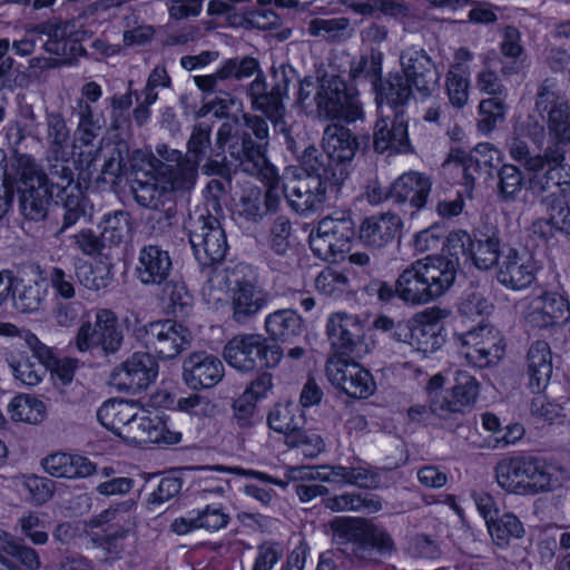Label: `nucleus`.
Here are the masks:
<instances>
[{
    "label": "nucleus",
    "mask_w": 570,
    "mask_h": 570,
    "mask_svg": "<svg viewBox=\"0 0 570 570\" xmlns=\"http://www.w3.org/2000/svg\"><path fill=\"white\" fill-rule=\"evenodd\" d=\"M9 366L13 377L27 386L38 385L46 375V366L28 356L11 360Z\"/></svg>",
    "instance_id": "3c124183"
},
{
    "label": "nucleus",
    "mask_w": 570,
    "mask_h": 570,
    "mask_svg": "<svg viewBox=\"0 0 570 570\" xmlns=\"http://www.w3.org/2000/svg\"><path fill=\"white\" fill-rule=\"evenodd\" d=\"M265 328L274 340L289 342L302 334L303 320L294 309H278L265 317Z\"/></svg>",
    "instance_id": "4c0bfd02"
},
{
    "label": "nucleus",
    "mask_w": 570,
    "mask_h": 570,
    "mask_svg": "<svg viewBox=\"0 0 570 570\" xmlns=\"http://www.w3.org/2000/svg\"><path fill=\"white\" fill-rule=\"evenodd\" d=\"M403 220L396 214L371 216L360 226V239L367 246L382 248L401 234Z\"/></svg>",
    "instance_id": "7c9ffc66"
},
{
    "label": "nucleus",
    "mask_w": 570,
    "mask_h": 570,
    "mask_svg": "<svg viewBox=\"0 0 570 570\" xmlns=\"http://www.w3.org/2000/svg\"><path fill=\"white\" fill-rule=\"evenodd\" d=\"M548 218H538L532 224V230L540 237H551L557 230L570 229V209L564 206L553 208Z\"/></svg>",
    "instance_id": "5fc2aeb1"
},
{
    "label": "nucleus",
    "mask_w": 570,
    "mask_h": 570,
    "mask_svg": "<svg viewBox=\"0 0 570 570\" xmlns=\"http://www.w3.org/2000/svg\"><path fill=\"white\" fill-rule=\"evenodd\" d=\"M135 510L136 502L134 500L120 502L85 522L82 528L87 531L110 523L115 529L112 532H109L105 538L99 540L95 538L91 540L95 546L101 547L106 549L108 553H111V548L116 546V542L125 539L135 530L137 524Z\"/></svg>",
    "instance_id": "4be33fe9"
},
{
    "label": "nucleus",
    "mask_w": 570,
    "mask_h": 570,
    "mask_svg": "<svg viewBox=\"0 0 570 570\" xmlns=\"http://www.w3.org/2000/svg\"><path fill=\"white\" fill-rule=\"evenodd\" d=\"M430 409L441 419L463 414L476 402L479 383L474 376L458 371L452 377L442 373L433 375L425 387Z\"/></svg>",
    "instance_id": "9d476101"
},
{
    "label": "nucleus",
    "mask_w": 570,
    "mask_h": 570,
    "mask_svg": "<svg viewBox=\"0 0 570 570\" xmlns=\"http://www.w3.org/2000/svg\"><path fill=\"white\" fill-rule=\"evenodd\" d=\"M368 521L361 518L353 517H335L328 527L332 531L333 540L337 544L353 543L357 546L360 553L363 544L365 531Z\"/></svg>",
    "instance_id": "a19ab883"
},
{
    "label": "nucleus",
    "mask_w": 570,
    "mask_h": 570,
    "mask_svg": "<svg viewBox=\"0 0 570 570\" xmlns=\"http://www.w3.org/2000/svg\"><path fill=\"white\" fill-rule=\"evenodd\" d=\"M223 356L230 366L250 371L255 368L257 361L266 367L276 366L283 357V351L276 344H268L262 335L243 334L227 342Z\"/></svg>",
    "instance_id": "dca6fc26"
},
{
    "label": "nucleus",
    "mask_w": 570,
    "mask_h": 570,
    "mask_svg": "<svg viewBox=\"0 0 570 570\" xmlns=\"http://www.w3.org/2000/svg\"><path fill=\"white\" fill-rule=\"evenodd\" d=\"M320 166L315 164L307 166L306 171L314 174L286 177L284 184L285 197L294 212L299 215H309L322 208L325 202L326 188L320 176L316 174Z\"/></svg>",
    "instance_id": "a211bd4d"
},
{
    "label": "nucleus",
    "mask_w": 570,
    "mask_h": 570,
    "mask_svg": "<svg viewBox=\"0 0 570 570\" xmlns=\"http://www.w3.org/2000/svg\"><path fill=\"white\" fill-rule=\"evenodd\" d=\"M21 214L30 220H41L52 200V186L42 167L29 155H16L11 160Z\"/></svg>",
    "instance_id": "9b49d317"
},
{
    "label": "nucleus",
    "mask_w": 570,
    "mask_h": 570,
    "mask_svg": "<svg viewBox=\"0 0 570 570\" xmlns=\"http://www.w3.org/2000/svg\"><path fill=\"white\" fill-rule=\"evenodd\" d=\"M308 33L331 41H338L351 36V21L345 17L313 18L308 22Z\"/></svg>",
    "instance_id": "de8ad7c7"
},
{
    "label": "nucleus",
    "mask_w": 570,
    "mask_h": 570,
    "mask_svg": "<svg viewBox=\"0 0 570 570\" xmlns=\"http://www.w3.org/2000/svg\"><path fill=\"white\" fill-rule=\"evenodd\" d=\"M489 533L497 544H504L510 538H521L524 529L520 520L510 513L494 518L488 525Z\"/></svg>",
    "instance_id": "6e6d98bb"
},
{
    "label": "nucleus",
    "mask_w": 570,
    "mask_h": 570,
    "mask_svg": "<svg viewBox=\"0 0 570 570\" xmlns=\"http://www.w3.org/2000/svg\"><path fill=\"white\" fill-rule=\"evenodd\" d=\"M383 55L372 51L370 56H361L351 62L350 75L353 79L361 77L376 79L382 72Z\"/></svg>",
    "instance_id": "0e129e2a"
},
{
    "label": "nucleus",
    "mask_w": 570,
    "mask_h": 570,
    "mask_svg": "<svg viewBox=\"0 0 570 570\" xmlns=\"http://www.w3.org/2000/svg\"><path fill=\"white\" fill-rule=\"evenodd\" d=\"M326 376L332 385L352 397H368L376 389L367 370L341 355H334L327 361Z\"/></svg>",
    "instance_id": "412c9836"
},
{
    "label": "nucleus",
    "mask_w": 570,
    "mask_h": 570,
    "mask_svg": "<svg viewBox=\"0 0 570 570\" xmlns=\"http://www.w3.org/2000/svg\"><path fill=\"white\" fill-rule=\"evenodd\" d=\"M73 342L81 353L100 348L105 354H112L122 345L124 330L115 312L98 308L95 312V322H82Z\"/></svg>",
    "instance_id": "2eb2a0df"
},
{
    "label": "nucleus",
    "mask_w": 570,
    "mask_h": 570,
    "mask_svg": "<svg viewBox=\"0 0 570 570\" xmlns=\"http://www.w3.org/2000/svg\"><path fill=\"white\" fill-rule=\"evenodd\" d=\"M49 284L56 297L70 301L76 296L73 276L60 267H52L49 272Z\"/></svg>",
    "instance_id": "338daca9"
},
{
    "label": "nucleus",
    "mask_w": 570,
    "mask_h": 570,
    "mask_svg": "<svg viewBox=\"0 0 570 570\" xmlns=\"http://www.w3.org/2000/svg\"><path fill=\"white\" fill-rule=\"evenodd\" d=\"M47 288L41 281H17L13 291L14 307L21 313H35L45 303Z\"/></svg>",
    "instance_id": "79ce46f5"
},
{
    "label": "nucleus",
    "mask_w": 570,
    "mask_h": 570,
    "mask_svg": "<svg viewBox=\"0 0 570 570\" xmlns=\"http://www.w3.org/2000/svg\"><path fill=\"white\" fill-rule=\"evenodd\" d=\"M312 95L321 117L354 121L361 115L355 90L348 89L346 83L336 76L322 77L317 86L311 78H304L299 85L298 102L304 108H308Z\"/></svg>",
    "instance_id": "1a4fd4ad"
},
{
    "label": "nucleus",
    "mask_w": 570,
    "mask_h": 570,
    "mask_svg": "<svg viewBox=\"0 0 570 570\" xmlns=\"http://www.w3.org/2000/svg\"><path fill=\"white\" fill-rule=\"evenodd\" d=\"M461 354L468 362L479 367L498 363L504 354L501 333L490 325H480L464 334L458 335Z\"/></svg>",
    "instance_id": "6ab92c4d"
},
{
    "label": "nucleus",
    "mask_w": 570,
    "mask_h": 570,
    "mask_svg": "<svg viewBox=\"0 0 570 570\" xmlns=\"http://www.w3.org/2000/svg\"><path fill=\"white\" fill-rule=\"evenodd\" d=\"M130 229L129 215L125 212H115L112 215L105 217L101 238L110 244L118 245L129 238Z\"/></svg>",
    "instance_id": "603ef678"
},
{
    "label": "nucleus",
    "mask_w": 570,
    "mask_h": 570,
    "mask_svg": "<svg viewBox=\"0 0 570 570\" xmlns=\"http://www.w3.org/2000/svg\"><path fill=\"white\" fill-rule=\"evenodd\" d=\"M324 507L333 512L355 511L375 513L382 509V503L374 497L357 493H343L326 498Z\"/></svg>",
    "instance_id": "c03bdc74"
},
{
    "label": "nucleus",
    "mask_w": 570,
    "mask_h": 570,
    "mask_svg": "<svg viewBox=\"0 0 570 570\" xmlns=\"http://www.w3.org/2000/svg\"><path fill=\"white\" fill-rule=\"evenodd\" d=\"M225 375L223 362L207 352H193L183 363V380L193 390L210 389Z\"/></svg>",
    "instance_id": "a878e982"
},
{
    "label": "nucleus",
    "mask_w": 570,
    "mask_h": 570,
    "mask_svg": "<svg viewBox=\"0 0 570 570\" xmlns=\"http://www.w3.org/2000/svg\"><path fill=\"white\" fill-rule=\"evenodd\" d=\"M171 257L158 245H147L139 250L137 276L144 284H160L171 271Z\"/></svg>",
    "instance_id": "473e14b6"
},
{
    "label": "nucleus",
    "mask_w": 570,
    "mask_h": 570,
    "mask_svg": "<svg viewBox=\"0 0 570 570\" xmlns=\"http://www.w3.org/2000/svg\"><path fill=\"white\" fill-rule=\"evenodd\" d=\"M323 148L330 159L340 166L338 176L334 174V183H342L347 176L345 165L354 158L358 148L355 136L343 126H327L323 135Z\"/></svg>",
    "instance_id": "bb28decb"
},
{
    "label": "nucleus",
    "mask_w": 570,
    "mask_h": 570,
    "mask_svg": "<svg viewBox=\"0 0 570 570\" xmlns=\"http://www.w3.org/2000/svg\"><path fill=\"white\" fill-rule=\"evenodd\" d=\"M458 264L451 258L429 255L407 265L396 278L397 298L422 306L444 296L456 278Z\"/></svg>",
    "instance_id": "423d86ee"
},
{
    "label": "nucleus",
    "mask_w": 570,
    "mask_h": 570,
    "mask_svg": "<svg viewBox=\"0 0 570 570\" xmlns=\"http://www.w3.org/2000/svg\"><path fill=\"white\" fill-rule=\"evenodd\" d=\"M62 197V206H63V220L62 226L59 229V233H62L67 228L73 226L81 217L86 215L87 212V203L82 195L79 186H73L69 189H66Z\"/></svg>",
    "instance_id": "8fccbe9b"
},
{
    "label": "nucleus",
    "mask_w": 570,
    "mask_h": 570,
    "mask_svg": "<svg viewBox=\"0 0 570 570\" xmlns=\"http://www.w3.org/2000/svg\"><path fill=\"white\" fill-rule=\"evenodd\" d=\"M78 108L79 122L75 149H80L77 159L79 166L89 169L98 158L99 147L92 142L99 135L100 125L88 102L80 101Z\"/></svg>",
    "instance_id": "cd10ccee"
},
{
    "label": "nucleus",
    "mask_w": 570,
    "mask_h": 570,
    "mask_svg": "<svg viewBox=\"0 0 570 570\" xmlns=\"http://www.w3.org/2000/svg\"><path fill=\"white\" fill-rule=\"evenodd\" d=\"M373 145L376 151L405 153L410 148L406 121L396 116L395 119L381 118L376 121L373 135Z\"/></svg>",
    "instance_id": "72a5a7b5"
},
{
    "label": "nucleus",
    "mask_w": 570,
    "mask_h": 570,
    "mask_svg": "<svg viewBox=\"0 0 570 570\" xmlns=\"http://www.w3.org/2000/svg\"><path fill=\"white\" fill-rule=\"evenodd\" d=\"M401 75H393L377 90L379 105L386 102L391 107L403 106L416 92L429 98L439 87L441 72L426 52L419 46L405 48L400 53Z\"/></svg>",
    "instance_id": "39448f33"
},
{
    "label": "nucleus",
    "mask_w": 570,
    "mask_h": 570,
    "mask_svg": "<svg viewBox=\"0 0 570 570\" xmlns=\"http://www.w3.org/2000/svg\"><path fill=\"white\" fill-rule=\"evenodd\" d=\"M553 372V355L546 341H535L528 350L525 374L533 393H542L549 385Z\"/></svg>",
    "instance_id": "c756f323"
},
{
    "label": "nucleus",
    "mask_w": 570,
    "mask_h": 570,
    "mask_svg": "<svg viewBox=\"0 0 570 570\" xmlns=\"http://www.w3.org/2000/svg\"><path fill=\"white\" fill-rule=\"evenodd\" d=\"M522 316L525 324L533 330L558 331L570 320V303L558 291L541 289L525 298Z\"/></svg>",
    "instance_id": "4468645a"
},
{
    "label": "nucleus",
    "mask_w": 570,
    "mask_h": 570,
    "mask_svg": "<svg viewBox=\"0 0 570 570\" xmlns=\"http://www.w3.org/2000/svg\"><path fill=\"white\" fill-rule=\"evenodd\" d=\"M367 549L375 550L381 557H389L395 550V546L387 531L368 521L360 556L364 557Z\"/></svg>",
    "instance_id": "13d9d810"
},
{
    "label": "nucleus",
    "mask_w": 570,
    "mask_h": 570,
    "mask_svg": "<svg viewBox=\"0 0 570 570\" xmlns=\"http://www.w3.org/2000/svg\"><path fill=\"white\" fill-rule=\"evenodd\" d=\"M202 294L207 304L213 306L226 299L230 305L232 317L237 323L254 317L269 302L268 293L257 284L252 268L245 264L210 268Z\"/></svg>",
    "instance_id": "f03ea898"
},
{
    "label": "nucleus",
    "mask_w": 570,
    "mask_h": 570,
    "mask_svg": "<svg viewBox=\"0 0 570 570\" xmlns=\"http://www.w3.org/2000/svg\"><path fill=\"white\" fill-rule=\"evenodd\" d=\"M240 151L233 146L232 157L239 161L243 171L259 178L267 184L265 193L257 186L246 187L236 204V214L247 222H258L267 212H275L281 203V189L277 187V174L267 158L263 146H252L245 139Z\"/></svg>",
    "instance_id": "0eeeda50"
},
{
    "label": "nucleus",
    "mask_w": 570,
    "mask_h": 570,
    "mask_svg": "<svg viewBox=\"0 0 570 570\" xmlns=\"http://www.w3.org/2000/svg\"><path fill=\"white\" fill-rule=\"evenodd\" d=\"M524 174L529 175L524 169L523 171L513 164H503L498 173L499 177V195L502 199L510 202L514 200L523 189ZM530 176H528V179Z\"/></svg>",
    "instance_id": "09e8293b"
},
{
    "label": "nucleus",
    "mask_w": 570,
    "mask_h": 570,
    "mask_svg": "<svg viewBox=\"0 0 570 570\" xmlns=\"http://www.w3.org/2000/svg\"><path fill=\"white\" fill-rule=\"evenodd\" d=\"M145 345L161 360H173L186 351L193 341L191 332L171 320L150 322L140 330Z\"/></svg>",
    "instance_id": "f3484780"
},
{
    "label": "nucleus",
    "mask_w": 570,
    "mask_h": 570,
    "mask_svg": "<svg viewBox=\"0 0 570 570\" xmlns=\"http://www.w3.org/2000/svg\"><path fill=\"white\" fill-rule=\"evenodd\" d=\"M7 413L13 422L38 424L46 419L47 406L37 396L20 393L9 401Z\"/></svg>",
    "instance_id": "58836bf2"
},
{
    "label": "nucleus",
    "mask_w": 570,
    "mask_h": 570,
    "mask_svg": "<svg viewBox=\"0 0 570 570\" xmlns=\"http://www.w3.org/2000/svg\"><path fill=\"white\" fill-rule=\"evenodd\" d=\"M500 238L497 235L483 236L472 240L468 258L479 269H490L499 265Z\"/></svg>",
    "instance_id": "49530a36"
},
{
    "label": "nucleus",
    "mask_w": 570,
    "mask_h": 570,
    "mask_svg": "<svg viewBox=\"0 0 570 570\" xmlns=\"http://www.w3.org/2000/svg\"><path fill=\"white\" fill-rule=\"evenodd\" d=\"M479 129L485 132H491L499 121L504 119L505 105L500 97L487 98L479 104Z\"/></svg>",
    "instance_id": "052dcab7"
},
{
    "label": "nucleus",
    "mask_w": 570,
    "mask_h": 570,
    "mask_svg": "<svg viewBox=\"0 0 570 570\" xmlns=\"http://www.w3.org/2000/svg\"><path fill=\"white\" fill-rule=\"evenodd\" d=\"M268 425L277 433L284 434L286 444L303 429L304 415L294 402L276 404L268 414Z\"/></svg>",
    "instance_id": "e433bc0d"
},
{
    "label": "nucleus",
    "mask_w": 570,
    "mask_h": 570,
    "mask_svg": "<svg viewBox=\"0 0 570 570\" xmlns=\"http://www.w3.org/2000/svg\"><path fill=\"white\" fill-rule=\"evenodd\" d=\"M78 368V362L73 358L53 357L47 365L46 372L49 371L50 377L56 386L68 385L75 376Z\"/></svg>",
    "instance_id": "69168bd1"
},
{
    "label": "nucleus",
    "mask_w": 570,
    "mask_h": 570,
    "mask_svg": "<svg viewBox=\"0 0 570 570\" xmlns=\"http://www.w3.org/2000/svg\"><path fill=\"white\" fill-rule=\"evenodd\" d=\"M210 131L208 125L198 124L194 127L187 142V154L185 156L190 157V163L195 166V178L197 177V168L210 146Z\"/></svg>",
    "instance_id": "bf43d9fd"
},
{
    "label": "nucleus",
    "mask_w": 570,
    "mask_h": 570,
    "mask_svg": "<svg viewBox=\"0 0 570 570\" xmlns=\"http://www.w3.org/2000/svg\"><path fill=\"white\" fill-rule=\"evenodd\" d=\"M495 479L508 493L535 495L560 488L567 475L556 463L534 456H515L497 464Z\"/></svg>",
    "instance_id": "6e6552de"
},
{
    "label": "nucleus",
    "mask_w": 570,
    "mask_h": 570,
    "mask_svg": "<svg viewBox=\"0 0 570 570\" xmlns=\"http://www.w3.org/2000/svg\"><path fill=\"white\" fill-rule=\"evenodd\" d=\"M0 550L14 556L27 570H38L41 566L37 552L20 546L8 532L0 529ZM0 570H18L4 556L0 554Z\"/></svg>",
    "instance_id": "ea45409f"
},
{
    "label": "nucleus",
    "mask_w": 570,
    "mask_h": 570,
    "mask_svg": "<svg viewBox=\"0 0 570 570\" xmlns=\"http://www.w3.org/2000/svg\"><path fill=\"white\" fill-rule=\"evenodd\" d=\"M445 236V229L434 224L413 236V247L419 253H425L439 248Z\"/></svg>",
    "instance_id": "774afa93"
},
{
    "label": "nucleus",
    "mask_w": 570,
    "mask_h": 570,
    "mask_svg": "<svg viewBox=\"0 0 570 570\" xmlns=\"http://www.w3.org/2000/svg\"><path fill=\"white\" fill-rule=\"evenodd\" d=\"M537 111L547 124L551 144L542 153H533L528 142L511 138L510 158L529 174L533 190L549 191L570 186V165L566 161L564 146L570 144V107L564 96L551 87H542L537 96Z\"/></svg>",
    "instance_id": "f257e3e1"
},
{
    "label": "nucleus",
    "mask_w": 570,
    "mask_h": 570,
    "mask_svg": "<svg viewBox=\"0 0 570 570\" xmlns=\"http://www.w3.org/2000/svg\"><path fill=\"white\" fill-rule=\"evenodd\" d=\"M158 375V364L149 353L136 352L117 365L109 382L119 391H141L153 384Z\"/></svg>",
    "instance_id": "5701e85b"
},
{
    "label": "nucleus",
    "mask_w": 570,
    "mask_h": 570,
    "mask_svg": "<svg viewBox=\"0 0 570 570\" xmlns=\"http://www.w3.org/2000/svg\"><path fill=\"white\" fill-rule=\"evenodd\" d=\"M314 285L318 293L338 297L348 291L350 282L344 273L325 268L316 276Z\"/></svg>",
    "instance_id": "864d4df0"
},
{
    "label": "nucleus",
    "mask_w": 570,
    "mask_h": 570,
    "mask_svg": "<svg viewBox=\"0 0 570 570\" xmlns=\"http://www.w3.org/2000/svg\"><path fill=\"white\" fill-rule=\"evenodd\" d=\"M189 240L197 261L203 265L219 262L228 248L225 230L219 219L212 215L198 218Z\"/></svg>",
    "instance_id": "b1692460"
},
{
    "label": "nucleus",
    "mask_w": 570,
    "mask_h": 570,
    "mask_svg": "<svg viewBox=\"0 0 570 570\" xmlns=\"http://www.w3.org/2000/svg\"><path fill=\"white\" fill-rule=\"evenodd\" d=\"M541 266L525 248H510L499 263L497 279L505 288L522 291L535 279Z\"/></svg>",
    "instance_id": "393cba45"
},
{
    "label": "nucleus",
    "mask_w": 570,
    "mask_h": 570,
    "mask_svg": "<svg viewBox=\"0 0 570 570\" xmlns=\"http://www.w3.org/2000/svg\"><path fill=\"white\" fill-rule=\"evenodd\" d=\"M449 316L450 311L446 308L428 307L416 313L405 325H400L395 336L424 355L435 353L445 342L443 321Z\"/></svg>",
    "instance_id": "f8f14e48"
},
{
    "label": "nucleus",
    "mask_w": 570,
    "mask_h": 570,
    "mask_svg": "<svg viewBox=\"0 0 570 570\" xmlns=\"http://www.w3.org/2000/svg\"><path fill=\"white\" fill-rule=\"evenodd\" d=\"M35 31L48 36V40L43 43L46 52L68 59L75 51L76 43L68 37V26L66 23L38 24L35 27Z\"/></svg>",
    "instance_id": "37998d69"
},
{
    "label": "nucleus",
    "mask_w": 570,
    "mask_h": 570,
    "mask_svg": "<svg viewBox=\"0 0 570 570\" xmlns=\"http://www.w3.org/2000/svg\"><path fill=\"white\" fill-rule=\"evenodd\" d=\"M43 470L53 478L69 480L83 479L92 475L96 465L85 456L65 452H56L47 455L41 461Z\"/></svg>",
    "instance_id": "2f4dec72"
},
{
    "label": "nucleus",
    "mask_w": 570,
    "mask_h": 570,
    "mask_svg": "<svg viewBox=\"0 0 570 570\" xmlns=\"http://www.w3.org/2000/svg\"><path fill=\"white\" fill-rule=\"evenodd\" d=\"M229 523V515L217 504H208L203 509L191 510L176 518L170 530L177 535H185L196 530L218 531Z\"/></svg>",
    "instance_id": "c85d7f7f"
},
{
    "label": "nucleus",
    "mask_w": 570,
    "mask_h": 570,
    "mask_svg": "<svg viewBox=\"0 0 570 570\" xmlns=\"http://www.w3.org/2000/svg\"><path fill=\"white\" fill-rule=\"evenodd\" d=\"M75 274L83 287L95 292L106 288L112 278L110 266L102 262L79 261L75 264Z\"/></svg>",
    "instance_id": "a18cd8bd"
},
{
    "label": "nucleus",
    "mask_w": 570,
    "mask_h": 570,
    "mask_svg": "<svg viewBox=\"0 0 570 570\" xmlns=\"http://www.w3.org/2000/svg\"><path fill=\"white\" fill-rule=\"evenodd\" d=\"M20 484L35 504H43L49 501L55 490L51 480L38 475H24L21 478Z\"/></svg>",
    "instance_id": "e2e57ef3"
},
{
    "label": "nucleus",
    "mask_w": 570,
    "mask_h": 570,
    "mask_svg": "<svg viewBox=\"0 0 570 570\" xmlns=\"http://www.w3.org/2000/svg\"><path fill=\"white\" fill-rule=\"evenodd\" d=\"M326 333L333 347L338 351H345L360 338L362 323L355 314L336 312L327 318Z\"/></svg>",
    "instance_id": "c9c22d12"
},
{
    "label": "nucleus",
    "mask_w": 570,
    "mask_h": 570,
    "mask_svg": "<svg viewBox=\"0 0 570 570\" xmlns=\"http://www.w3.org/2000/svg\"><path fill=\"white\" fill-rule=\"evenodd\" d=\"M258 69V62L254 58L227 59L218 68L220 80L235 78L237 80L253 76Z\"/></svg>",
    "instance_id": "680f3d73"
},
{
    "label": "nucleus",
    "mask_w": 570,
    "mask_h": 570,
    "mask_svg": "<svg viewBox=\"0 0 570 570\" xmlns=\"http://www.w3.org/2000/svg\"><path fill=\"white\" fill-rule=\"evenodd\" d=\"M445 91L450 105L453 108L462 109L469 102L470 76L466 73L456 75L454 71H446Z\"/></svg>",
    "instance_id": "4d7b16f0"
},
{
    "label": "nucleus",
    "mask_w": 570,
    "mask_h": 570,
    "mask_svg": "<svg viewBox=\"0 0 570 570\" xmlns=\"http://www.w3.org/2000/svg\"><path fill=\"white\" fill-rule=\"evenodd\" d=\"M97 419L127 442L173 445L181 441V433L169 430L159 413L134 402L108 400L98 409Z\"/></svg>",
    "instance_id": "7ed1b4c3"
},
{
    "label": "nucleus",
    "mask_w": 570,
    "mask_h": 570,
    "mask_svg": "<svg viewBox=\"0 0 570 570\" xmlns=\"http://www.w3.org/2000/svg\"><path fill=\"white\" fill-rule=\"evenodd\" d=\"M354 235L351 216L336 212L321 219L309 235V246L322 261L336 262L347 252Z\"/></svg>",
    "instance_id": "ddd939ff"
},
{
    "label": "nucleus",
    "mask_w": 570,
    "mask_h": 570,
    "mask_svg": "<svg viewBox=\"0 0 570 570\" xmlns=\"http://www.w3.org/2000/svg\"><path fill=\"white\" fill-rule=\"evenodd\" d=\"M286 476L291 481H321L337 487L371 488L376 484L375 475L363 466H291L286 470Z\"/></svg>",
    "instance_id": "aec40b11"
},
{
    "label": "nucleus",
    "mask_w": 570,
    "mask_h": 570,
    "mask_svg": "<svg viewBox=\"0 0 570 570\" xmlns=\"http://www.w3.org/2000/svg\"><path fill=\"white\" fill-rule=\"evenodd\" d=\"M156 153L163 160L151 159L148 169H137L132 190L142 206H157L159 198L169 191L190 189L195 184V166L190 157L166 145H158Z\"/></svg>",
    "instance_id": "20e7f679"
},
{
    "label": "nucleus",
    "mask_w": 570,
    "mask_h": 570,
    "mask_svg": "<svg viewBox=\"0 0 570 570\" xmlns=\"http://www.w3.org/2000/svg\"><path fill=\"white\" fill-rule=\"evenodd\" d=\"M431 191V181L416 171L401 175L390 188V197L395 202H409L412 207L420 209L426 204Z\"/></svg>",
    "instance_id": "f704fd0d"
}]
</instances>
